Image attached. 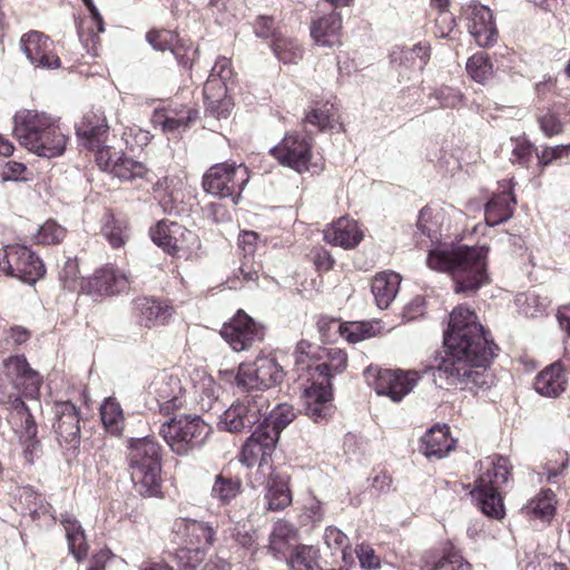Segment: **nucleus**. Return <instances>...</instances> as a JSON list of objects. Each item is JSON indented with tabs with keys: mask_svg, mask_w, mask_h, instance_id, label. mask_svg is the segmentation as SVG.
Segmentation results:
<instances>
[{
	"mask_svg": "<svg viewBox=\"0 0 570 570\" xmlns=\"http://www.w3.org/2000/svg\"><path fill=\"white\" fill-rule=\"evenodd\" d=\"M446 355L434 370L441 389L472 390L488 385L487 367L494 356V342L473 311L455 307L444 334Z\"/></svg>",
	"mask_w": 570,
	"mask_h": 570,
	"instance_id": "f257e3e1",
	"label": "nucleus"
},
{
	"mask_svg": "<svg viewBox=\"0 0 570 570\" xmlns=\"http://www.w3.org/2000/svg\"><path fill=\"white\" fill-rule=\"evenodd\" d=\"M487 247H446L430 249L426 263L432 269L449 273L454 281L455 293L469 294L489 281L487 274Z\"/></svg>",
	"mask_w": 570,
	"mask_h": 570,
	"instance_id": "f03ea898",
	"label": "nucleus"
},
{
	"mask_svg": "<svg viewBox=\"0 0 570 570\" xmlns=\"http://www.w3.org/2000/svg\"><path fill=\"white\" fill-rule=\"evenodd\" d=\"M13 131L22 146L40 157H58L66 149V135L56 120L45 112L23 110L17 114Z\"/></svg>",
	"mask_w": 570,
	"mask_h": 570,
	"instance_id": "7ed1b4c3",
	"label": "nucleus"
},
{
	"mask_svg": "<svg viewBox=\"0 0 570 570\" xmlns=\"http://www.w3.org/2000/svg\"><path fill=\"white\" fill-rule=\"evenodd\" d=\"M483 472L475 480L471 495L478 501L482 512L491 518L504 517L503 487L509 482L511 464L501 455H492L480 462Z\"/></svg>",
	"mask_w": 570,
	"mask_h": 570,
	"instance_id": "20e7f679",
	"label": "nucleus"
},
{
	"mask_svg": "<svg viewBox=\"0 0 570 570\" xmlns=\"http://www.w3.org/2000/svg\"><path fill=\"white\" fill-rule=\"evenodd\" d=\"M161 448L150 438L132 440L129 446V471L136 491L157 497L161 491Z\"/></svg>",
	"mask_w": 570,
	"mask_h": 570,
	"instance_id": "39448f33",
	"label": "nucleus"
},
{
	"mask_svg": "<svg viewBox=\"0 0 570 570\" xmlns=\"http://www.w3.org/2000/svg\"><path fill=\"white\" fill-rule=\"evenodd\" d=\"M209 431V426L198 415H180L163 423L159 434L174 453L183 456L200 448Z\"/></svg>",
	"mask_w": 570,
	"mask_h": 570,
	"instance_id": "423d86ee",
	"label": "nucleus"
},
{
	"mask_svg": "<svg viewBox=\"0 0 570 570\" xmlns=\"http://www.w3.org/2000/svg\"><path fill=\"white\" fill-rule=\"evenodd\" d=\"M185 404L186 391L180 379L167 371L157 373L146 391L145 405L147 409L163 415H170L183 409Z\"/></svg>",
	"mask_w": 570,
	"mask_h": 570,
	"instance_id": "0eeeda50",
	"label": "nucleus"
},
{
	"mask_svg": "<svg viewBox=\"0 0 570 570\" xmlns=\"http://www.w3.org/2000/svg\"><path fill=\"white\" fill-rule=\"evenodd\" d=\"M248 179V170L244 165L220 163L213 165L204 174L203 187L213 196L230 198L237 204Z\"/></svg>",
	"mask_w": 570,
	"mask_h": 570,
	"instance_id": "6e6552de",
	"label": "nucleus"
},
{
	"mask_svg": "<svg viewBox=\"0 0 570 570\" xmlns=\"http://www.w3.org/2000/svg\"><path fill=\"white\" fill-rule=\"evenodd\" d=\"M271 407L269 399L263 393H252L232 404L219 417L222 430L238 433L261 424Z\"/></svg>",
	"mask_w": 570,
	"mask_h": 570,
	"instance_id": "1a4fd4ad",
	"label": "nucleus"
},
{
	"mask_svg": "<svg viewBox=\"0 0 570 570\" xmlns=\"http://www.w3.org/2000/svg\"><path fill=\"white\" fill-rule=\"evenodd\" d=\"M0 272L24 283L35 284L45 275L46 268L30 248L11 244L0 248Z\"/></svg>",
	"mask_w": 570,
	"mask_h": 570,
	"instance_id": "9d476101",
	"label": "nucleus"
},
{
	"mask_svg": "<svg viewBox=\"0 0 570 570\" xmlns=\"http://www.w3.org/2000/svg\"><path fill=\"white\" fill-rule=\"evenodd\" d=\"M364 377L379 395L389 396L400 402L417 384L420 374L416 371L387 370L368 366Z\"/></svg>",
	"mask_w": 570,
	"mask_h": 570,
	"instance_id": "9b49d317",
	"label": "nucleus"
},
{
	"mask_svg": "<svg viewBox=\"0 0 570 570\" xmlns=\"http://www.w3.org/2000/svg\"><path fill=\"white\" fill-rule=\"evenodd\" d=\"M220 335L234 351L242 352L262 342L265 331L261 324L239 309L229 322L223 325Z\"/></svg>",
	"mask_w": 570,
	"mask_h": 570,
	"instance_id": "f8f14e48",
	"label": "nucleus"
},
{
	"mask_svg": "<svg viewBox=\"0 0 570 570\" xmlns=\"http://www.w3.org/2000/svg\"><path fill=\"white\" fill-rule=\"evenodd\" d=\"M271 154L283 166L303 174L309 170L312 142L311 139L299 134H288L277 146L271 149Z\"/></svg>",
	"mask_w": 570,
	"mask_h": 570,
	"instance_id": "ddd939ff",
	"label": "nucleus"
},
{
	"mask_svg": "<svg viewBox=\"0 0 570 570\" xmlns=\"http://www.w3.org/2000/svg\"><path fill=\"white\" fill-rule=\"evenodd\" d=\"M462 10L468 31L478 46L483 48L493 46L498 40V29L490 8L471 1Z\"/></svg>",
	"mask_w": 570,
	"mask_h": 570,
	"instance_id": "4468645a",
	"label": "nucleus"
},
{
	"mask_svg": "<svg viewBox=\"0 0 570 570\" xmlns=\"http://www.w3.org/2000/svg\"><path fill=\"white\" fill-rule=\"evenodd\" d=\"M150 236L157 246L171 256L189 250L190 245L196 240V235L193 232L176 222L166 219L150 228Z\"/></svg>",
	"mask_w": 570,
	"mask_h": 570,
	"instance_id": "2eb2a0df",
	"label": "nucleus"
},
{
	"mask_svg": "<svg viewBox=\"0 0 570 570\" xmlns=\"http://www.w3.org/2000/svg\"><path fill=\"white\" fill-rule=\"evenodd\" d=\"M276 434L269 433L268 426H257V429L247 439L239 454V461L247 468L258 464L263 469L268 464L276 446Z\"/></svg>",
	"mask_w": 570,
	"mask_h": 570,
	"instance_id": "dca6fc26",
	"label": "nucleus"
},
{
	"mask_svg": "<svg viewBox=\"0 0 570 570\" xmlns=\"http://www.w3.org/2000/svg\"><path fill=\"white\" fill-rule=\"evenodd\" d=\"M20 47L27 59L43 69H58L60 59L53 52L52 40L39 31H30L20 39Z\"/></svg>",
	"mask_w": 570,
	"mask_h": 570,
	"instance_id": "f3484780",
	"label": "nucleus"
},
{
	"mask_svg": "<svg viewBox=\"0 0 570 570\" xmlns=\"http://www.w3.org/2000/svg\"><path fill=\"white\" fill-rule=\"evenodd\" d=\"M3 373L14 387L26 396L36 399L42 384L41 375L30 367L23 355H13L3 361Z\"/></svg>",
	"mask_w": 570,
	"mask_h": 570,
	"instance_id": "a211bd4d",
	"label": "nucleus"
},
{
	"mask_svg": "<svg viewBox=\"0 0 570 570\" xmlns=\"http://www.w3.org/2000/svg\"><path fill=\"white\" fill-rule=\"evenodd\" d=\"M129 287V276L122 269L112 265H106L97 269L83 285L87 293L97 296L117 295L128 291Z\"/></svg>",
	"mask_w": 570,
	"mask_h": 570,
	"instance_id": "6ab92c4d",
	"label": "nucleus"
},
{
	"mask_svg": "<svg viewBox=\"0 0 570 570\" xmlns=\"http://www.w3.org/2000/svg\"><path fill=\"white\" fill-rule=\"evenodd\" d=\"M57 421L53 424L57 440L62 449L75 452L80 444L79 415L75 404L62 402L56 405Z\"/></svg>",
	"mask_w": 570,
	"mask_h": 570,
	"instance_id": "aec40b11",
	"label": "nucleus"
},
{
	"mask_svg": "<svg viewBox=\"0 0 570 570\" xmlns=\"http://www.w3.org/2000/svg\"><path fill=\"white\" fill-rule=\"evenodd\" d=\"M305 414L314 422L326 420L333 410L331 385L325 382H313L302 394Z\"/></svg>",
	"mask_w": 570,
	"mask_h": 570,
	"instance_id": "412c9836",
	"label": "nucleus"
},
{
	"mask_svg": "<svg viewBox=\"0 0 570 570\" xmlns=\"http://www.w3.org/2000/svg\"><path fill=\"white\" fill-rule=\"evenodd\" d=\"M173 315V307L150 297H139L132 303V316L145 328L164 325Z\"/></svg>",
	"mask_w": 570,
	"mask_h": 570,
	"instance_id": "4be33fe9",
	"label": "nucleus"
},
{
	"mask_svg": "<svg viewBox=\"0 0 570 570\" xmlns=\"http://www.w3.org/2000/svg\"><path fill=\"white\" fill-rule=\"evenodd\" d=\"M568 377L560 361L546 366L535 376L533 387L544 397H559L567 389Z\"/></svg>",
	"mask_w": 570,
	"mask_h": 570,
	"instance_id": "5701e85b",
	"label": "nucleus"
},
{
	"mask_svg": "<svg viewBox=\"0 0 570 570\" xmlns=\"http://www.w3.org/2000/svg\"><path fill=\"white\" fill-rule=\"evenodd\" d=\"M363 234L356 220L342 217L324 230V239L332 245L353 248L360 244Z\"/></svg>",
	"mask_w": 570,
	"mask_h": 570,
	"instance_id": "b1692460",
	"label": "nucleus"
},
{
	"mask_svg": "<svg viewBox=\"0 0 570 570\" xmlns=\"http://www.w3.org/2000/svg\"><path fill=\"white\" fill-rule=\"evenodd\" d=\"M204 100L206 110L218 119L226 118L232 110V102L227 97V83L220 79L208 77L204 85Z\"/></svg>",
	"mask_w": 570,
	"mask_h": 570,
	"instance_id": "393cba45",
	"label": "nucleus"
},
{
	"mask_svg": "<svg viewBox=\"0 0 570 570\" xmlns=\"http://www.w3.org/2000/svg\"><path fill=\"white\" fill-rule=\"evenodd\" d=\"M289 478L272 472L265 484L264 500L268 511H281L292 503Z\"/></svg>",
	"mask_w": 570,
	"mask_h": 570,
	"instance_id": "a878e982",
	"label": "nucleus"
},
{
	"mask_svg": "<svg viewBox=\"0 0 570 570\" xmlns=\"http://www.w3.org/2000/svg\"><path fill=\"white\" fill-rule=\"evenodd\" d=\"M177 532H184L187 543L194 548L207 551L215 542V529L204 521L181 519L175 523Z\"/></svg>",
	"mask_w": 570,
	"mask_h": 570,
	"instance_id": "bb28decb",
	"label": "nucleus"
},
{
	"mask_svg": "<svg viewBox=\"0 0 570 570\" xmlns=\"http://www.w3.org/2000/svg\"><path fill=\"white\" fill-rule=\"evenodd\" d=\"M455 446V440L451 438L449 426H433L422 438L421 452L426 458L442 459Z\"/></svg>",
	"mask_w": 570,
	"mask_h": 570,
	"instance_id": "cd10ccee",
	"label": "nucleus"
},
{
	"mask_svg": "<svg viewBox=\"0 0 570 570\" xmlns=\"http://www.w3.org/2000/svg\"><path fill=\"white\" fill-rule=\"evenodd\" d=\"M342 29V17L338 12L331 13L313 21L311 27V36L315 42L323 47H333L340 43V35Z\"/></svg>",
	"mask_w": 570,
	"mask_h": 570,
	"instance_id": "c85d7f7f",
	"label": "nucleus"
},
{
	"mask_svg": "<svg viewBox=\"0 0 570 570\" xmlns=\"http://www.w3.org/2000/svg\"><path fill=\"white\" fill-rule=\"evenodd\" d=\"M515 197L512 194L511 187L508 190H502L500 194L494 195L484 208V219L489 226H497L505 223L512 217Z\"/></svg>",
	"mask_w": 570,
	"mask_h": 570,
	"instance_id": "c756f323",
	"label": "nucleus"
},
{
	"mask_svg": "<svg viewBox=\"0 0 570 570\" xmlns=\"http://www.w3.org/2000/svg\"><path fill=\"white\" fill-rule=\"evenodd\" d=\"M401 284V276L394 272H382L375 275L372 281V293L376 305L387 308L394 301Z\"/></svg>",
	"mask_w": 570,
	"mask_h": 570,
	"instance_id": "7c9ffc66",
	"label": "nucleus"
},
{
	"mask_svg": "<svg viewBox=\"0 0 570 570\" xmlns=\"http://www.w3.org/2000/svg\"><path fill=\"white\" fill-rule=\"evenodd\" d=\"M146 40L155 50H169L179 65H187V60H185V45L174 31L153 29L147 32Z\"/></svg>",
	"mask_w": 570,
	"mask_h": 570,
	"instance_id": "2f4dec72",
	"label": "nucleus"
},
{
	"mask_svg": "<svg viewBox=\"0 0 570 570\" xmlns=\"http://www.w3.org/2000/svg\"><path fill=\"white\" fill-rule=\"evenodd\" d=\"M191 381L194 395L200 407L205 411L212 410L218 400L220 386L204 371H196Z\"/></svg>",
	"mask_w": 570,
	"mask_h": 570,
	"instance_id": "473e14b6",
	"label": "nucleus"
},
{
	"mask_svg": "<svg viewBox=\"0 0 570 570\" xmlns=\"http://www.w3.org/2000/svg\"><path fill=\"white\" fill-rule=\"evenodd\" d=\"M61 523L66 531L69 551L78 562L82 561L88 552V544L82 527L70 514L62 515Z\"/></svg>",
	"mask_w": 570,
	"mask_h": 570,
	"instance_id": "72a5a7b5",
	"label": "nucleus"
},
{
	"mask_svg": "<svg viewBox=\"0 0 570 570\" xmlns=\"http://www.w3.org/2000/svg\"><path fill=\"white\" fill-rule=\"evenodd\" d=\"M77 135L90 141L101 139L108 130V124L105 114L100 109L87 111L81 121L76 127Z\"/></svg>",
	"mask_w": 570,
	"mask_h": 570,
	"instance_id": "f704fd0d",
	"label": "nucleus"
},
{
	"mask_svg": "<svg viewBox=\"0 0 570 570\" xmlns=\"http://www.w3.org/2000/svg\"><path fill=\"white\" fill-rule=\"evenodd\" d=\"M347 366V354L337 347H331L326 351V361L316 363L313 366L315 373L322 377V381L330 385L331 379L341 374ZM312 370V366L308 365Z\"/></svg>",
	"mask_w": 570,
	"mask_h": 570,
	"instance_id": "c9c22d12",
	"label": "nucleus"
},
{
	"mask_svg": "<svg viewBox=\"0 0 570 570\" xmlns=\"http://www.w3.org/2000/svg\"><path fill=\"white\" fill-rule=\"evenodd\" d=\"M297 532L293 524L279 520L274 527L269 535V549L275 557H285L286 552L296 542Z\"/></svg>",
	"mask_w": 570,
	"mask_h": 570,
	"instance_id": "e433bc0d",
	"label": "nucleus"
},
{
	"mask_svg": "<svg viewBox=\"0 0 570 570\" xmlns=\"http://www.w3.org/2000/svg\"><path fill=\"white\" fill-rule=\"evenodd\" d=\"M430 59V47L417 43L409 49L394 50L392 52V62L400 60V66L413 71H423Z\"/></svg>",
	"mask_w": 570,
	"mask_h": 570,
	"instance_id": "4c0bfd02",
	"label": "nucleus"
},
{
	"mask_svg": "<svg viewBox=\"0 0 570 570\" xmlns=\"http://www.w3.org/2000/svg\"><path fill=\"white\" fill-rule=\"evenodd\" d=\"M442 214L439 210H433L431 207L425 206L419 213L415 237H426L432 244L439 243L441 230Z\"/></svg>",
	"mask_w": 570,
	"mask_h": 570,
	"instance_id": "58836bf2",
	"label": "nucleus"
},
{
	"mask_svg": "<svg viewBox=\"0 0 570 570\" xmlns=\"http://www.w3.org/2000/svg\"><path fill=\"white\" fill-rule=\"evenodd\" d=\"M294 407L289 404H277L273 410L268 409L262 417L259 426H268L269 433H275L278 440L279 433L295 419Z\"/></svg>",
	"mask_w": 570,
	"mask_h": 570,
	"instance_id": "ea45409f",
	"label": "nucleus"
},
{
	"mask_svg": "<svg viewBox=\"0 0 570 570\" xmlns=\"http://www.w3.org/2000/svg\"><path fill=\"white\" fill-rule=\"evenodd\" d=\"M255 371L258 372L261 384L265 389H271L284 380L285 372L283 367L273 357L262 356L252 362Z\"/></svg>",
	"mask_w": 570,
	"mask_h": 570,
	"instance_id": "a19ab883",
	"label": "nucleus"
},
{
	"mask_svg": "<svg viewBox=\"0 0 570 570\" xmlns=\"http://www.w3.org/2000/svg\"><path fill=\"white\" fill-rule=\"evenodd\" d=\"M100 416L106 430L115 435L122 432L125 416L119 402L115 397H107L100 406Z\"/></svg>",
	"mask_w": 570,
	"mask_h": 570,
	"instance_id": "79ce46f5",
	"label": "nucleus"
},
{
	"mask_svg": "<svg viewBox=\"0 0 570 570\" xmlns=\"http://www.w3.org/2000/svg\"><path fill=\"white\" fill-rule=\"evenodd\" d=\"M240 492L242 481L239 479L218 474L212 487L210 495L218 500L220 504H228Z\"/></svg>",
	"mask_w": 570,
	"mask_h": 570,
	"instance_id": "37998d69",
	"label": "nucleus"
},
{
	"mask_svg": "<svg viewBox=\"0 0 570 570\" xmlns=\"http://www.w3.org/2000/svg\"><path fill=\"white\" fill-rule=\"evenodd\" d=\"M147 171L145 164L121 155L115 159L110 174L120 180L131 181L145 177Z\"/></svg>",
	"mask_w": 570,
	"mask_h": 570,
	"instance_id": "c03bdc74",
	"label": "nucleus"
},
{
	"mask_svg": "<svg viewBox=\"0 0 570 570\" xmlns=\"http://www.w3.org/2000/svg\"><path fill=\"white\" fill-rule=\"evenodd\" d=\"M554 502V493L551 490H546L533 498L523 508V511L529 517L540 520H550L556 510Z\"/></svg>",
	"mask_w": 570,
	"mask_h": 570,
	"instance_id": "a18cd8bd",
	"label": "nucleus"
},
{
	"mask_svg": "<svg viewBox=\"0 0 570 570\" xmlns=\"http://www.w3.org/2000/svg\"><path fill=\"white\" fill-rule=\"evenodd\" d=\"M466 72L479 83H487L493 76V66L484 52H476L466 61Z\"/></svg>",
	"mask_w": 570,
	"mask_h": 570,
	"instance_id": "49530a36",
	"label": "nucleus"
},
{
	"mask_svg": "<svg viewBox=\"0 0 570 570\" xmlns=\"http://www.w3.org/2000/svg\"><path fill=\"white\" fill-rule=\"evenodd\" d=\"M305 121L321 130L332 128L336 121V108L328 101L317 104L306 114Z\"/></svg>",
	"mask_w": 570,
	"mask_h": 570,
	"instance_id": "de8ad7c7",
	"label": "nucleus"
},
{
	"mask_svg": "<svg viewBox=\"0 0 570 570\" xmlns=\"http://www.w3.org/2000/svg\"><path fill=\"white\" fill-rule=\"evenodd\" d=\"M272 49L278 60L284 63H296L302 58L301 46L296 40L284 37L283 33L272 42Z\"/></svg>",
	"mask_w": 570,
	"mask_h": 570,
	"instance_id": "09e8293b",
	"label": "nucleus"
},
{
	"mask_svg": "<svg viewBox=\"0 0 570 570\" xmlns=\"http://www.w3.org/2000/svg\"><path fill=\"white\" fill-rule=\"evenodd\" d=\"M318 550L312 546L296 547L289 558L291 570H317Z\"/></svg>",
	"mask_w": 570,
	"mask_h": 570,
	"instance_id": "8fccbe9b",
	"label": "nucleus"
},
{
	"mask_svg": "<svg viewBox=\"0 0 570 570\" xmlns=\"http://www.w3.org/2000/svg\"><path fill=\"white\" fill-rule=\"evenodd\" d=\"M235 384L242 391H258L265 390L261 384L258 372L255 371L253 363H242L238 366L237 374L235 375Z\"/></svg>",
	"mask_w": 570,
	"mask_h": 570,
	"instance_id": "3c124183",
	"label": "nucleus"
},
{
	"mask_svg": "<svg viewBox=\"0 0 570 570\" xmlns=\"http://www.w3.org/2000/svg\"><path fill=\"white\" fill-rule=\"evenodd\" d=\"M324 541L330 549L340 552L345 564L353 562L352 556L346 552V549L348 548V538L340 529L335 527H327L324 532Z\"/></svg>",
	"mask_w": 570,
	"mask_h": 570,
	"instance_id": "603ef678",
	"label": "nucleus"
},
{
	"mask_svg": "<svg viewBox=\"0 0 570 570\" xmlns=\"http://www.w3.org/2000/svg\"><path fill=\"white\" fill-rule=\"evenodd\" d=\"M101 233L114 248L124 246L128 239L127 224L114 217L104 224Z\"/></svg>",
	"mask_w": 570,
	"mask_h": 570,
	"instance_id": "864d4df0",
	"label": "nucleus"
},
{
	"mask_svg": "<svg viewBox=\"0 0 570 570\" xmlns=\"http://www.w3.org/2000/svg\"><path fill=\"white\" fill-rule=\"evenodd\" d=\"M429 570H470V564L459 551L450 548L432 563Z\"/></svg>",
	"mask_w": 570,
	"mask_h": 570,
	"instance_id": "5fc2aeb1",
	"label": "nucleus"
},
{
	"mask_svg": "<svg viewBox=\"0 0 570 570\" xmlns=\"http://www.w3.org/2000/svg\"><path fill=\"white\" fill-rule=\"evenodd\" d=\"M66 236V229L53 220H47L38 228L35 235L36 242L45 245L60 243Z\"/></svg>",
	"mask_w": 570,
	"mask_h": 570,
	"instance_id": "6e6d98bb",
	"label": "nucleus"
},
{
	"mask_svg": "<svg viewBox=\"0 0 570 570\" xmlns=\"http://www.w3.org/2000/svg\"><path fill=\"white\" fill-rule=\"evenodd\" d=\"M540 129L547 137L560 135L563 131V122L559 118V112L554 109H548L538 117Z\"/></svg>",
	"mask_w": 570,
	"mask_h": 570,
	"instance_id": "4d7b16f0",
	"label": "nucleus"
},
{
	"mask_svg": "<svg viewBox=\"0 0 570 570\" xmlns=\"http://www.w3.org/2000/svg\"><path fill=\"white\" fill-rule=\"evenodd\" d=\"M534 146L525 139H515L511 161L528 167L533 158Z\"/></svg>",
	"mask_w": 570,
	"mask_h": 570,
	"instance_id": "13d9d810",
	"label": "nucleus"
},
{
	"mask_svg": "<svg viewBox=\"0 0 570 570\" xmlns=\"http://www.w3.org/2000/svg\"><path fill=\"white\" fill-rule=\"evenodd\" d=\"M206 551L202 548L186 547L179 549L177 559L181 566V570H195L196 567L203 561Z\"/></svg>",
	"mask_w": 570,
	"mask_h": 570,
	"instance_id": "bf43d9fd",
	"label": "nucleus"
},
{
	"mask_svg": "<svg viewBox=\"0 0 570 570\" xmlns=\"http://www.w3.org/2000/svg\"><path fill=\"white\" fill-rule=\"evenodd\" d=\"M254 31L257 37L271 39L272 42L282 35L279 27L275 20L268 16H259L254 23Z\"/></svg>",
	"mask_w": 570,
	"mask_h": 570,
	"instance_id": "052dcab7",
	"label": "nucleus"
},
{
	"mask_svg": "<svg viewBox=\"0 0 570 570\" xmlns=\"http://www.w3.org/2000/svg\"><path fill=\"white\" fill-rule=\"evenodd\" d=\"M186 114V116L165 115L164 119L160 121L163 130L165 132H175L187 128L188 125L196 119L197 112L187 110Z\"/></svg>",
	"mask_w": 570,
	"mask_h": 570,
	"instance_id": "680f3d73",
	"label": "nucleus"
},
{
	"mask_svg": "<svg viewBox=\"0 0 570 570\" xmlns=\"http://www.w3.org/2000/svg\"><path fill=\"white\" fill-rule=\"evenodd\" d=\"M88 146L90 149L96 150V163L99 168L104 171L111 173L116 158H114L110 147L102 145L101 139L90 141Z\"/></svg>",
	"mask_w": 570,
	"mask_h": 570,
	"instance_id": "e2e57ef3",
	"label": "nucleus"
},
{
	"mask_svg": "<svg viewBox=\"0 0 570 570\" xmlns=\"http://www.w3.org/2000/svg\"><path fill=\"white\" fill-rule=\"evenodd\" d=\"M433 97L443 108H455L461 105L463 95L460 90L443 86L433 92Z\"/></svg>",
	"mask_w": 570,
	"mask_h": 570,
	"instance_id": "0e129e2a",
	"label": "nucleus"
},
{
	"mask_svg": "<svg viewBox=\"0 0 570 570\" xmlns=\"http://www.w3.org/2000/svg\"><path fill=\"white\" fill-rule=\"evenodd\" d=\"M570 151L569 145H558L554 147H546L541 154H537L538 166L542 170L544 167L551 165L554 160L562 159L568 156Z\"/></svg>",
	"mask_w": 570,
	"mask_h": 570,
	"instance_id": "69168bd1",
	"label": "nucleus"
},
{
	"mask_svg": "<svg viewBox=\"0 0 570 570\" xmlns=\"http://www.w3.org/2000/svg\"><path fill=\"white\" fill-rule=\"evenodd\" d=\"M341 335L351 343H356L371 336L370 328L364 323H350L340 325Z\"/></svg>",
	"mask_w": 570,
	"mask_h": 570,
	"instance_id": "338daca9",
	"label": "nucleus"
},
{
	"mask_svg": "<svg viewBox=\"0 0 570 570\" xmlns=\"http://www.w3.org/2000/svg\"><path fill=\"white\" fill-rule=\"evenodd\" d=\"M78 274L77 261L68 258L59 271V281L65 288L73 291L78 283Z\"/></svg>",
	"mask_w": 570,
	"mask_h": 570,
	"instance_id": "774afa93",
	"label": "nucleus"
}]
</instances>
